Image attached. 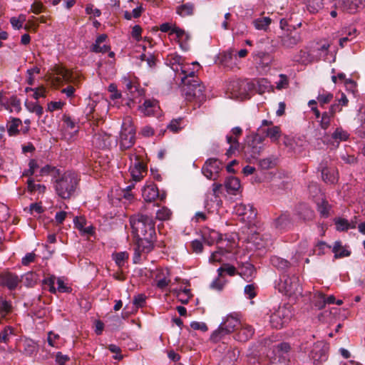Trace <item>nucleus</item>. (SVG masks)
Instances as JSON below:
<instances>
[{
	"label": "nucleus",
	"mask_w": 365,
	"mask_h": 365,
	"mask_svg": "<svg viewBox=\"0 0 365 365\" xmlns=\"http://www.w3.org/2000/svg\"><path fill=\"white\" fill-rule=\"evenodd\" d=\"M130 223L135 237L155 235V221L152 217L137 214L130 217Z\"/></svg>",
	"instance_id": "1"
},
{
	"label": "nucleus",
	"mask_w": 365,
	"mask_h": 365,
	"mask_svg": "<svg viewBox=\"0 0 365 365\" xmlns=\"http://www.w3.org/2000/svg\"><path fill=\"white\" fill-rule=\"evenodd\" d=\"M242 322V314L240 312H234L227 314L223 317L218 329L212 334L211 339L215 342L218 341L225 335L238 330Z\"/></svg>",
	"instance_id": "2"
},
{
	"label": "nucleus",
	"mask_w": 365,
	"mask_h": 365,
	"mask_svg": "<svg viewBox=\"0 0 365 365\" xmlns=\"http://www.w3.org/2000/svg\"><path fill=\"white\" fill-rule=\"evenodd\" d=\"M78 184L77 175L73 173H65L56 180L54 187L56 194L62 199H69L75 193Z\"/></svg>",
	"instance_id": "3"
},
{
	"label": "nucleus",
	"mask_w": 365,
	"mask_h": 365,
	"mask_svg": "<svg viewBox=\"0 0 365 365\" xmlns=\"http://www.w3.org/2000/svg\"><path fill=\"white\" fill-rule=\"evenodd\" d=\"M278 291L289 297H297L302 295V287L299 282V279L296 275L291 277L283 275L280 281L276 285Z\"/></svg>",
	"instance_id": "4"
},
{
	"label": "nucleus",
	"mask_w": 365,
	"mask_h": 365,
	"mask_svg": "<svg viewBox=\"0 0 365 365\" xmlns=\"http://www.w3.org/2000/svg\"><path fill=\"white\" fill-rule=\"evenodd\" d=\"M293 313L290 305L279 306L270 314L269 323L273 328L281 329L286 326L292 317Z\"/></svg>",
	"instance_id": "5"
},
{
	"label": "nucleus",
	"mask_w": 365,
	"mask_h": 365,
	"mask_svg": "<svg viewBox=\"0 0 365 365\" xmlns=\"http://www.w3.org/2000/svg\"><path fill=\"white\" fill-rule=\"evenodd\" d=\"M255 84L248 80H235L227 85V91L231 94V98H247L249 92L254 89Z\"/></svg>",
	"instance_id": "6"
},
{
	"label": "nucleus",
	"mask_w": 365,
	"mask_h": 365,
	"mask_svg": "<svg viewBox=\"0 0 365 365\" xmlns=\"http://www.w3.org/2000/svg\"><path fill=\"white\" fill-rule=\"evenodd\" d=\"M135 129L130 117L124 118L120 134V148L126 150L133 146L135 143Z\"/></svg>",
	"instance_id": "7"
},
{
	"label": "nucleus",
	"mask_w": 365,
	"mask_h": 365,
	"mask_svg": "<svg viewBox=\"0 0 365 365\" xmlns=\"http://www.w3.org/2000/svg\"><path fill=\"white\" fill-rule=\"evenodd\" d=\"M141 152L143 153V149L140 148L138 153H134L130 155V160L131 163L130 172L132 179L135 182L140 181L143 178V173L146 172V167L140 159L141 155L140 153Z\"/></svg>",
	"instance_id": "8"
},
{
	"label": "nucleus",
	"mask_w": 365,
	"mask_h": 365,
	"mask_svg": "<svg viewBox=\"0 0 365 365\" xmlns=\"http://www.w3.org/2000/svg\"><path fill=\"white\" fill-rule=\"evenodd\" d=\"M222 163L217 158H208L202 168V173L209 180H216L222 170Z\"/></svg>",
	"instance_id": "9"
},
{
	"label": "nucleus",
	"mask_w": 365,
	"mask_h": 365,
	"mask_svg": "<svg viewBox=\"0 0 365 365\" xmlns=\"http://www.w3.org/2000/svg\"><path fill=\"white\" fill-rule=\"evenodd\" d=\"M135 237L137 238V240L134 253L135 262L140 259L142 253H148L153 250L155 235H151L150 237H149V236Z\"/></svg>",
	"instance_id": "10"
},
{
	"label": "nucleus",
	"mask_w": 365,
	"mask_h": 365,
	"mask_svg": "<svg viewBox=\"0 0 365 365\" xmlns=\"http://www.w3.org/2000/svg\"><path fill=\"white\" fill-rule=\"evenodd\" d=\"M235 212L242 217V221L248 223L252 222L257 217V210L250 204H237L235 207Z\"/></svg>",
	"instance_id": "11"
},
{
	"label": "nucleus",
	"mask_w": 365,
	"mask_h": 365,
	"mask_svg": "<svg viewBox=\"0 0 365 365\" xmlns=\"http://www.w3.org/2000/svg\"><path fill=\"white\" fill-rule=\"evenodd\" d=\"M328 346L322 342H317L314 344L310 353V357L314 364H319L326 361L328 358Z\"/></svg>",
	"instance_id": "12"
},
{
	"label": "nucleus",
	"mask_w": 365,
	"mask_h": 365,
	"mask_svg": "<svg viewBox=\"0 0 365 365\" xmlns=\"http://www.w3.org/2000/svg\"><path fill=\"white\" fill-rule=\"evenodd\" d=\"M220 63L228 69H233L238 65L237 56L234 53L233 48H230L219 56Z\"/></svg>",
	"instance_id": "13"
},
{
	"label": "nucleus",
	"mask_w": 365,
	"mask_h": 365,
	"mask_svg": "<svg viewBox=\"0 0 365 365\" xmlns=\"http://www.w3.org/2000/svg\"><path fill=\"white\" fill-rule=\"evenodd\" d=\"M170 36L175 38L180 45V47L182 51H187L190 48L189 41L190 36L189 34L185 32L184 30L180 28H175L170 33Z\"/></svg>",
	"instance_id": "14"
},
{
	"label": "nucleus",
	"mask_w": 365,
	"mask_h": 365,
	"mask_svg": "<svg viewBox=\"0 0 365 365\" xmlns=\"http://www.w3.org/2000/svg\"><path fill=\"white\" fill-rule=\"evenodd\" d=\"M318 170L321 171L322 180L330 184H334L337 181V173L334 168L327 166V161L323 160L319 165Z\"/></svg>",
	"instance_id": "15"
},
{
	"label": "nucleus",
	"mask_w": 365,
	"mask_h": 365,
	"mask_svg": "<svg viewBox=\"0 0 365 365\" xmlns=\"http://www.w3.org/2000/svg\"><path fill=\"white\" fill-rule=\"evenodd\" d=\"M21 279L19 276L11 272H4L0 274V285L7 287L9 290L15 289Z\"/></svg>",
	"instance_id": "16"
},
{
	"label": "nucleus",
	"mask_w": 365,
	"mask_h": 365,
	"mask_svg": "<svg viewBox=\"0 0 365 365\" xmlns=\"http://www.w3.org/2000/svg\"><path fill=\"white\" fill-rule=\"evenodd\" d=\"M337 4L341 10L354 14L365 5V0H337Z\"/></svg>",
	"instance_id": "17"
},
{
	"label": "nucleus",
	"mask_w": 365,
	"mask_h": 365,
	"mask_svg": "<svg viewBox=\"0 0 365 365\" xmlns=\"http://www.w3.org/2000/svg\"><path fill=\"white\" fill-rule=\"evenodd\" d=\"M242 130L241 128L235 127L232 129V133L235 137H233V136L229 135H227V137H226L227 143L230 144V148H228V150L226 152V155L228 157L231 156L235 153V151L237 150V148L239 147V143L237 139V137L240 136L242 134Z\"/></svg>",
	"instance_id": "18"
},
{
	"label": "nucleus",
	"mask_w": 365,
	"mask_h": 365,
	"mask_svg": "<svg viewBox=\"0 0 365 365\" xmlns=\"http://www.w3.org/2000/svg\"><path fill=\"white\" fill-rule=\"evenodd\" d=\"M166 63L175 73V76H178L179 71H185L184 70H182L183 68L185 60L182 56L177 53L169 54L166 58Z\"/></svg>",
	"instance_id": "19"
},
{
	"label": "nucleus",
	"mask_w": 365,
	"mask_h": 365,
	"mask_svg": "<svg viewBox=\"0 0 365 365\" xmlns=\"http://www.w3.org/2000/svg\"><path fill=\"white\" fill-rule=\"evenodd\" d=\"M93 144L100 149L108 148L112 144V137L104 132L96 133L92 140Z\"/></svg>",
	"instance_id": "20"
},
{
	"label": "nucleus",
	"mask_w": 365,
	"mask_h": 365,
	"mask_svg": "<svg viewBox=\"0 0 365 365\" xmlns=\"http://www.w3.org/2000/svg\"><path fill=\"white\" fill-rule=\"evenodd\" d=\"M281 44L285 48H293L302 41L301 34L298 32H290L280 37Z\"/></svg>",
	"instance_id": "21"
},
{
	"label": "nucleus",
	"mask_w": 365,
	"mask_h": 365,
	"mask_svg": "<svg viewBox=\"0 0 365 365\" xmlns=\"http://www.w3.org/2000/svg\"><path fill=\"white\" fill-rule=\"evenodd\" d=\"M252 56L259 66L262 68L269 67L273 60L272 56L269 53L263 51L254 52Z\"/></svg>",
	"instance_id": "22"
},
{
	"label": "nucleus",
	"mask_w": 365,
	"mask_h": 365,
	"mask_svg": "<svg viewBox=\"0 0 365 365\" xmlns=\"http://www.w3.org/2000/svg\"><path fill=\"white\" fill-rule=\"evenodd\" d=\"M142 195L146 202H152L157 197H160L163 200L165 195H160L158 189L155 185H149L145 186L142 191Z\"/></svg>",
	"instance_id": "23"
},
{
	"label": "nucleus",
	"mask_w": 365,
	"mask_h": 365,
	"mask_svg": "<svg viewBox=\"0 0 365 365\" xmlns=\"http://www.w3.org/2000/svg\"><path fill=\"white\" fill-rule=\"evenodd\" d=\"M237 332L235 334V339L239 341H247L254 334V329L252 326L244 322L239 327Z\"/></svg>",
	"instance_id": "24"
},
{
	"label": "nucleus",
	"mask_w": 365,
	"mask_h": 365,
	"mask_svg": "<svg viewBox=\"0 0 365 365\" xmlns=\"http://www.w3.org/2000/svg\"><path fill=\"white\" fill-rule=\"evenodd\" d=\"M170 272L168 269H163L160 271L155 276V283L156 287L164 290L170 283Z\"/></svg>",
	"instance_id": "25"
},
{
	"label": "nucleus",
	"mask_w": 365,
	"mask_h": 365,
	"mask_svg": "<svg viewBox=\"0 0 365 365\" xmlns=\"http://www.w3.org/2000/svg\"><path fill=\"white\" fill-rule=\"evenodd\" d=\"M315 54L311 51V48L301 50L297 55L295 56L294 59L296 61L303 65L312 63L315 61Z\"/></svg>",
	"instance_id": "26"
},
{
	"label": "nucleus",
	"mask_w": 365,
	"mask_h": 365,
	"mask_svg": "<svg viewBox=\"0 0 365 365\" xmlns=\"http://www.w3.org/2000/svg\"><path fill=\"white\" fill-rule=\"evenodd\" d=\"M224 186L228 194L234 195L237 194L241 187L240 180L233 176L226 178Z\"/></svg>",
	"instance_id": "27"
},
{
	"label": "nucleus",
	"mask_w": 365,
	"mask_h": 365,
	"mask_svg": "<svg viewBox=\"0 0 365 365\" xmlns=\"http://www.w3.org/2000/svg\"><path fill=\"white\" fill-rule=\"evenodd\" d=\"M261 132L274 143L279 142L282 135L281 128L277 125L268 127L267 128H262Z\"/></svg>",
	"instance_id": "28"
},
{
	"label": "nucleus",
	"mask_w": 365,
	"mask_h": 365,
	"mask_svg": "<svg viewBox=\"0 0 365 365\" xmlns=\"http://www.w3.org/2000/svg\"><path fill=\"white\" fill-rule=\"evenodd\" d=\"M159 108L158 103L155 99H147L142 106L139 107V110L145 115H150L154 113Z\"/></svg>",
	"instance_id": "29"
},
{
	"label": "nucleus",
	"mask_w": 365,
	"mask_h": 365,
	"mask_svg": "<svg viewBox=\"0 0 365 365\" xmlns=\"http://www.w3.org/2000/svg\"><path fill=\"white\" fill-rule=\"evenodd\" d=\"M203 240L208 245L219 243L222 237V235L215 230H205L202 235Z\"/></svg>",
	"instance_id": "30"
},
{
	"label": "nucleus",
	"mask_w": 365,
	"mask_h": 365,
	"mask_svg": "<svg viewBox=\"0 0 365 365\" xmlns=\"http://www.w3.org/2000/svg\"><path fill=\"white\" fill-rule=\"evenodd\" d=\"M274 226L276 229L283 231L291 226L290 216L287 212L281 214L274 222Z\"/></svg>",
	"instance_id": "31"
},
{
	"label": "nucleus",
	"mask_w": 365,
	"mask_h": 365,
	"mask_svg": "<svg viewBox=\"0 0 365 365\" xmlns=\"http://www.w3.org/2000/svg\"><path fill=\"white\" fill-rule=\"evenodd\" d=\"M329 46L328 43H316L314 46L310 47L312 52L315 54L314 58L316 61H319L327 55Z\"/></svg>",
	"instance_id": "32"
},
{
	"label": "nucleus",
	"mask_w": 365,
	"mask_h": 365,
	"mask_svg": "<svg viewBox=\"0 0 365 365\" xmlns=\"http://www.w3.org/2000/svg\"><path fill=\"white\" fill-rule=\"evenodd\" d=\"M341 36L339 38V45L341 48L344 47L347 41H352L356 36V29L353 27L344 28L341 30Z\"/></svg>",
	"instance_id": "33"
},
{
	"label": "nucleus",
	"mask_w": 365,
	"mask_h": 365,
	"mask_svg": "<svg viewBox=\"0 0 365 365\" xmlns=\"http://www.w3.org/2000/svg\"><path fill=\"white\" fill-rule=\"evenodd\" d=\"M13 311L12 302L0 296V319H4Z\"/></svg>",
	"instance_id": "34"
},
{
	"label": "nucleus",
	"mask_w": 365,
	"mask_h": 365,
	"mask_svg": "<svg viewBox=\"0 0 365 365\" xmlns=\"http://www.w3.org/2000/svg\"><path fill=\"white\" fill-rule=\"evenodd\" d=\"M191 86L195 87V90L192 91H186V96L197 98L199 100H203L205 97L203 93L204 87L196 81L192 82Z\"/></svg>",
	"instance_id": "35"
},
{
	"label": "nucleus",
	"mask_w": 365,
	"mask_h": 365,
	"mask_svg": "<svg viewBox=\"0 0 365 365\" xmlns=\"http://www.w3.org/2000/svg\"><path fill=\"white\" fill-rule=\"evenodd\" d=\"M106 38L107 36L106 34L98 36L95 43L93 45L92 51L96 53H106L108 51L109 47L105 44L101 46Z\"/></svg>",
	"instance_id": "36"
},
{
	"label": "nucleus",
	"mask_w": 365,
	"mask_h": 365,
	"mask_svg": "<svg viewBox=\"0 0 365 365\" xmlns=\"http://www.w3.org/2000/svg\"><path fill=\"white\" fill-rule=\"evenodd\" d=\"M239 354L240 351L237 349H230L222 359V361L227 365H232L237 361Z\"/></svg>",
	"instance_id": "37"
},
{
	"label": "nucleus",
	"mask_w": 365,
	"mask_h": 365,
	"mask_svg": "<svg viewBox=\"0 0 365 365\" xmlns=\"http://www.w3.org/2000/svg\"><path fill=\"white\" fill-rule=\"evenodd\" d=\"M271 22L272 19L269 17H262L253 20L252 24L257 30L267 31Z\"/></svg>",
	"instance_id": "38"
},
{
	"label": "nucleus",
	"mask_w": 365,
	"mask_h": 365,
	"mask_svg": "<svg viewBox=\"0 0 365 365\" xmlns=\"http://www.w3.org/2000/svg\"><path fill=\"white\" fill-rule=\"evenodd\" d=\"M255 272L254 266L250 263L247 262L242 265L240 274L245 280L249 281L253 277Z\"/></svg>",
	"instance_id": "39"
},
{
	"label": "nucleus",
	"mask_w": 365,
	"mask_h": 365,
	"mask_svg": "<svg viewBox=\"0 0 365 365\" xmlns=\"http://www.w3.org/2000/svg\"><path fill=\"white\" fill-rule=\"evenodd\" d=\"M38 350L37 344L32 339H26L24 341V353L26 355L31 356Z\"/></svg>",
	"instance_id": "40"
},
{
	"label": "nucleus",
	"mask_w": 365,
	"mask_h": 365,
	"mask_svg": "<svg viewBox=\"0 0 365 365\" xmlns=\"http://www.w3.org/2000/svg\"><path fill=\"white\" fill-rule=\"evenodd\" d=\"M4 106L10 112L19 113L21 109L20 100L16 96H11Z\"/></svg>",
	"instance_id": "41"
},
{
	"label": "nucleus",
	"mask_w": 365,
	"mask_h": 365,
	"mask_svg": "<svg viewBox=\"0 0 365 365\" xmlns=\"http://www.w3.org/2000/svg\"><path fill=\"white\" fill-rule=\"evenodd\" d=\"M253 243L255 244L257 249L260 250L262 248H266L269 245H271V239L269 238L267 235H263L261 237L259 235H257L256 237H255Z\"/></svg>",
	"instance_id": "42"
},
{
	"label": "nucleus",
	"mask_w": 365,
	"mask_h": 365,
	"mask_svg": "<svg viewBox=\"0 0 365 365\" xmlns=\"http://www.w3.org/2000/svg\"><path fill=\"white\" fill-rule=\"evenodd\" d=\"M56 72L58 82H61V81L69 82L72 81V73L68 70L62 67H58Z\"/></svg>",
	"instance_id": "43"
},
{
	"label": "nucleus",
	"mask_w": 365,
	"mask_h": 365,
	"mask_svg": "<svg viewBox=\"0 0 365 365\" xmlns=\"http://www.w3.org/2000/svg\"><path fill=\"white\" fill-rule=\"evenodd\" d=\"M336 229L338 231H345L349 229H354L356 225L354 224L351 225L349 221L344 218H336L334 220Z\"/></svg>",
	"instance_id": "44"
},
{
	"label": "nucleus",
	"mask_w": 365,
	"mask_h": 365,
	"mask_svg": "<svg viewBox=\"0 0 365 365\" xmlns=\"http://www.w3.org/2000/svg\"><path fill=\"white\" fill-rule=\"evenodd\" d=\"M323 0H304L307 10L310 13L318 12L323 6Z\"/></svg>",
	"instance_id": "45"
},
{
	"label": "nucleus",
	"mask_w": 365,
	"mask_h": 365,
	"mask_svg": "<svg viewBox=\"0 0 365 365\" xmlns=\"http://www.w3.org/2000/svg\"><path fill=\"white\" fill-rule=\"evenodd\" d=\"M333 252L334 253V257L336 258L348 257L350 255L351 252L344 249L340 242H335L333 250Z\"/></svg>",
	"instance_id": "46"
},
{
	"label": "nucleus",
	"mask_w": 365,
	"mask_h": 365,
	"mask_svg": "<svg viewBox=\"0 0 365 365\" xmlns=\"http://www.w3.org/2000/svg\"><path fill=\"white\" fill-rule=\"evenodd\" d=\"M185 71H179L176 77L180 78L183 83H186L185 80L187 77H193L195 76V71L190 68V66L188 63H183V68Z\"/></svg>",
	"instance_id": "47"
},
{
	"label": "nucleus",
	"mask_w": 365,
	"mask_h": 365,
	"mask_svg": "<svg viewBox=\"0 0 365 365\" xmlns=\"http://www.w3.org/2000/svg\"><path fill=\"white\" fill-rule=\"evenodd\" d=\"M184 126L185 125L183 123V119L182 118H178L172 120L170 123L167 125V129L172 131L173 133H178L181 130Z\"/></svg>",
	"instance_id": "48"
},
{
	"label": "nucleus",
	"mask_w": 365,
	"mask_h": 365,
	"mask_svg": "<svg viewBox=\"0 0 365 365\" xmlns=\"http://www.w3.org/2000/svg\"><path fill=\"white\" fill-rule=\"evenodd\" d=\"M21 124V120L19 118H14L7 125V131L10 136L16 135L19 133V126Z\"/></svg>",
	"instance_id": "49"
},
{
	"label": "nucleus",
	"mask_w": 365,
	"mask_h": 365,
	"mask_svg": "<svg viewBox=\"0 0 365 365\" xmlns=\"http://www.w3.org/2000/svg\"><path fill=\"white\" fill-rule=\"evenodd\" d=\"M47 341L49 346L56 349L62 344L60 336L51 331L48 333Z\"/></svg>",
	"instance_id": "50"
},
{
	"label": "nucleus",
	"mask_w": 365,
	"mask_h": 365,
	"mask_svg": "<svg viewBox=\"0 0 365 365\" xmlns=\"http://www.w3.org/2000/svg\"><path fill=\"white\" fill-rule=\"evenodd\" d=\"M271 264L279 269H286L289 266V262L281 257L274 256L270 259Z\"/></svg>",
	"instance_id": "51"
},
{
	"label": "nucleus",
	"mask_w": 365,
	"mask_h": 365,
	"mask_svg": "<svg viewBox=\"0 0 365 365\" xmlns=\"http://www.w3.org/2000/svg\"><path fill=\"white\" fill-rule=\"evenodd\" d=\"M14 334V329L11 326H6L1 331H0V343H8L10 337Z\"/></svg>",
	"instance_id": "52"
},
{
	"label": "nucleus",
	"mask_w": 365,
	"mask_h": 365,
	"mask_svg": "<svg viewBox=\"0 0 365 365\" xmlns=\"http://www.w3.org/2000/svg\"><path fill=\"white\" fill-rule=\"evenodd\" d=\"M313 303L319 309H323L326 305L325 295L320 292H316L313 296Z\"/></svg>",
	"instance_id": "53"
},
{
	"label": "nucleus",
	"mask_w": 365,
	"mask_h": 365,
	"mask_svg": "<svg viewBox=\"0 0 365 365\" xmlns=\"http://www.w3.org/2000/svg\"><path fill=\"white\" fill-rule=\"evenodd\" d=\"M27 187L29 192L38 191L39 193H43L46 191V186L41 184H35L33 178H29L27 181Z\"/></svg>",
	"instance_id": "54"
},
{
	"label": "nucleus",
	"mask_w": 365,
	"mask_h": 365,
	"mask_svg": "<svg viewBox=\"0 0 365 365\" xmlns=\"http://www.w3.org/2000/svg\"><path fill=\"white\" fill-rule=\"evenodd\" d=\"M333 118L334 115H331V113H329L328 111L324 112L322 114V118L319 121V125L321 128L323 130H327L329 127L331 120Z\"/></svg>",
	"instance_id": "55"
},
{
	"label": "nucleus",
	"mask_w": 365,
	"mask_h": 365,
	"mask_svg": "<svg viewBox=\"0 0 365 365\" xmlns=\"http://www.w3.org/2000/svg\"><path fill=\"white\" fill-rule=\"evenodd\" d=\"M225 253H227V250L219 247L217 250L212 253L209 260L210 262H221L223 260L222 257Z\"/></svg>",
	"instance_id": "56"
},
{
	"label": "nucleus",
	"mask_w": 365,
	"mask_h": 365,
	"mask_svg": "<svg viewBox=\"0 0 365 365\" xmlns=\"http://www.w3.org/2000/svg\"><path fill=\"white\" fill-rule=\"evenodd\" d=\"M193 9L192 4H185L177 8V13L182 16H186L192 14Z\"/></svg>",
	"instance_id": "57"
},
{
	"label": "nucleus",
	"mask_w": 365,
	"mask_h": 365,
	"mask_svg": "<svg viewBox=\"0 0 365 365\" xmlns=\"http://www.w3.org/2000/svg\"><path fill=\"white\" fill-rule=\"evenodd\" d=\"M128 254L126 252H120L113 255V259L118 267H123L128 259Z\"/></svg>",
	"instance_id": "58"
},
{
	"label": "nucleus",
	"mask_w": 365,
	"mask_h": 365,
	"mask_svg": "<svg viewBox=\"0 0 365 365\" xmlns=\"http://www.w3.org/2000/svg\"><path fill=\"white\" fill-rule=\"evenodd\" d=\"M333 311H334L335 314L337 311V309L332 308L330 310H324L323 312L318 315L319 320L322 322H330L333 319Z\"/></svg>",
	"instance_id": "59"
},
{
	"label": "nucleus",
	"mask_w": 365,
	"mask_h": 365,
	"mask_svg": "<svg viewBox=\"0 0 365 365\" xmlns=\"http://www.w3.org/2000/svg\"><path fill=\"white\" fill-rule=\"evenodd\" d=\"M172 212L170 209L165 207H163L157 211L156 218L161 221L168 220L170 218Z\"/></svg>",
	"instance_id": "60"
},
{
	"label": "nucleus",
	"mask_w": 365,
	"mask_h": 365,
	"mask_svg": "<svg viewBox=\"0 0 365 365\" xmlns=\"http://www.w3.org/2000/svg\"><path fill=\"white\" fill-rule=\"evenodd\" d=\"M330 207L329 204L326 200H322L317 205V210L324 217H327L329 216Z\"/></svg>",
	"instance_id": "61"
},
{
	"label": "nucleus",
	"mask_w": 365,
	"mask_h": 365,
	"mask_svg": "<svg viewBox=\"0 0 365 365\" xmlns=\"http://www.w3.org/2000/svg\"><path fill=\"white\" fill-rule=\"evenodd\" d=\"M223 272H226L230 276H234L237 273L236 268L229 264H225L217 269L218 276L221 277Z\"/></svg>",
	"instance_id": "62"
},
{
	"label": "nucleus",
	"mask_w": 365,
	"mask_h": 365,
	"mask_svg": "<svg viewBox=\"0 0 365 365\" xmlns=\"http://www.w3.org/2000/svg\"><path fill=\"white\" fill-rule=\"evenodd\" d=\"M331 136L334 140H346L349 138V133L341 128H337Z\"/></svg>",
	"instance_id": "63"
},
{
	"label": "nucleus",
	"mask_w": 365,
	"mask_h": 365,
	"mask_svg": "<svg viewBox=\"0 0 365 365\" xmlns=\"http://www.w3.org/2000/svg\"><path fill=\"white\" fill-rule=\"evenodd\" d=\"M261 147H252L250 150L245 151L247 158L249 161L257 160L259 155Z\"/></svg>",
	"instance_id": "64"
}]
</instances>
